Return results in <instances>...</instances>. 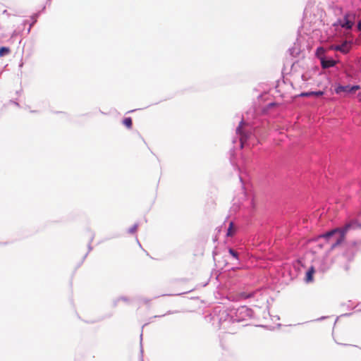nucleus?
I'll return each instance as SVG.
<instances>
[{"label": "nucleus", "instance_id": "13", "mask_svg": "<svg viewBox=\"0 0 361 361\" xmlns=\"http://www.w3.org/2000/svg\"><path fill=\"white\" fill-rule=\"evenodd\" d=\"M10 52V49L8 47H2L0 48V57L4 56L8 54Z\"/></svg>", "mask_w": 361, "mask_h": 361}, {"label": "nucleus", "instance_id": "8", "mask_svg": "<svg viewBox=\"0 0 361 361\" xmlns=\"http://www.w3.org/2000/svg\"><path fill=\"white\" fill-rule=\"evenodd\" d=\"M324 92L322 91L317 92H302L300 94V97H310V96H316L320 97L323 95Z\"/></svg>", "mask_w": 361, "mask_h": 361}, {"label": "nucleus", "instance_id": "15", "mask_svg": "<svg viewBox=\"0 0 361 361\" xmlns=\"http://www.w3.org/2000/svg\"><path fill=\"white\" fill-rule=\"evenodd\" d=\"M360 89V87L359 85H354L350 87V92H355V91Z\"/></svg>", "mask_w": 361, "mask_h": 361}, {"label": "nucleus", "instance_id": "12", "mask_svg": "<svg viewBox=\"0 0 361 361\" xmlns=\"http://www.w3.org/2000/svg\"><path fill=\"white\" fill-rule=\"evenodd\" d=\"M123 123L125 126H126L128 128H131L133 126V121L131 118L128 117L125 118L123 121Z\"/></svg>", "mask_w": 361, "mask_h": 361}, {"label": "nucleus", "instance_id": "14", "mask_svg": "<svg viewBox=\"0 0 361 361\" xmlns=\"http://www.w3.org/2000/svg\"><path fill=\"white\" fill-rule=\"evenodd\" d=\"M228 252L235 258L238 259V254L237 252H235L234 250H233L232 248H229L228 250Z\"/></svg>", "mask_w": 361, "mask_h": 361}, {"label": "nucleus", "instance_id": "11", "mask_svg": "<svg viewBox=\"0 0 361 361\" xmlns=\"http://www.w3.org/2000/svg\"><path fill=\"white\" fill-rule=\"evenodd\" d=\"M324 53H325V49L323 47H320L317 49L316 56L321 60L322 58H324Z\"/></svg>", "mask_w": 361, "mask_h": 361}, {"label": "nucleus", "instance_id": "4", "mask_svg": "<svg viewBox=\"0 0 361 361\" xmlns=\"http://www.w3.org/2000/svg\"><path fill=\"white\" fill-rule=\"evenodd\" d=\"M321 64L323 68H329L336 65V61L333 59L326 60L325 58L321 59Z\"/></svg>", "mask_w": 361, "mask_h": 361}, {"label": "nucleus", "instance_id": "7", "mask_svg": "<svg viewBox=\"0 0 361 361\" xmlns=\"http://www.w3.org/2000/svg\"><path fill=\"white\" fill-rule=\"evenodd\" d=\"M242 124L243 122L240 123L239 126L236 129V133L240 135V141L241 142V147H243L244 142L247 140V137L245 135L242 133Z\"/></svg>", "mask_w": 361, "mask_h": 361}, {"label": "nucleus", "instance_id": "6", "mask_svg": "<svg viewBox=\"0 0 361 361\" xmlns=\"http://www.w3.org/2000/svg\"><path fill=\"white\" fill-rule=\"evenodd\" d=\"M314 273H315V269L313 266H311L306 272L305 281L307 283L312 282L313 281V276H314Z\"/></svg>", "mask_w": 361, "mask_h": 361}, {"label": "nucleus", "instance_id": "3", "mask_svg": "<svg viewBox=\"0 0 361 361\" xmlns=\"http://www.w3.org/2000/svg\"><path fill=\"white\" fill-rule=\"evenodd\" d=\"M334 340L336 343H338L339 345H344L349 350H360V348H358L357 345H348V344L343 343V339L341 338V335L339 332L334 333Z\"/></svg>", "mask_w": 361, "mask_h": 361}, {"label": "nucleus", "instance_id": "5", "mask_svg": "<svg viewBox=\"0 0 361 361\" xmlns=\"http://www.w3.org/2000/svg\"><path fill=\"white\" fill-rule=\"evenodd\" d=\"M350 45L347 42H345L341 45L336 46L334 47V49L336 51H339L342 53L346 54L350 51Z\"/></svg>", "mask_w": 361, "mask_h": 361}, {"label": "nucleus", "instance_id": "17", "mask_svg": "<svg viewBox=\"0 0 361 361\" xmlns=\"http://www.w3.org/2000/svg\"><path fill=\"white\" fill-rule=\"evenodd\" d=\"M135 230H136V226H135V227L133 228L132 232H134Z\"/></svg>", "mask_w": 361, "mask_h": 361}, {"label": "nucleus", "instance_id": "18", "mask_svg": "<svg viewBox=\"0 0 361 361\" xmlns=\"http://www.w3.org/2000/svg\"><path fill=\"white\" fill-rule=\"evenodd\" d=\"M358 28H359V29H361V23H359V24H358Z\"/></svg>", "mask_w": 361, "mask_h": 361}, {"label": "nucleus", "instance_id": "1", "mask_svg": "<svg viewBox=\"0 0 361 361\" xmlns=\"http://www.w3.org/2000/svg\"><path fill=\"white\" fill-rule=\"evenodd\" d=\"M357 226H358V224L356 221H351L350 222L346 224L343 228H335L334 230H331L329 232H326V233L320 235V238H324L326 239H329L331 237L334 235L336 233H339V236L336 239L335 242L331 245V249H334L336 246L341 244L345 238L346 233L350 229V228H355Z\"/></svg>", "mask_w": 361, "mask_h": 361}, {"label": "nucleus", "instance_id": "9", "mask_svg": "<svg viewBox=\"0 0 361 361\" xmlns=\"http://www.w3.org/2000/svg\"><path fill=\"white\" fill-rule=\"evenodd\" d=\"M335 92L337 94H339L343 92H350V86L349 85H346V86L340 85L335 89Z\"/></svg>", "mask_w": 361, "mask_h": 361}, {"label": "nucleus", "instance_id": "16", "mask_svg": "<svg viewBox=\"0 0 361 361\" xmlns=\"http://www.w3.org/2000/svg\"><path fill=\"white\" fill-rule=\"evenodd\" d=\"M357 99L361 102V92L357 95Z\"/></svg>", "mask_w": 361, "mask_h": 361}, {"label": "nucleus", "instance_id": "10", "mask_svg": "<svg viewBox=\"0 0 361 361\" xmlns=\"http://www.w3.org/2000/svg\"><path fill=\"white\" fill-rule=\"evenodd\" d=\"M235 231L234 229V224H233V222L231 221L229 224V226H228V228L227 231L226 235L231 237L235 234Z\"/></svg>", "mask_w": 361, "mask_h": 361}, {"label": "nucleus", "instance_id": "2", "mask_svg": "<svg viewBox=\"0 0 361 361\" xmlns=\"http://www.w3.org/2000/svg\"><path fill=\"white\" fill-rule=\"evenodd\" d=\"M354 19L355 16L350 13H346L344 16L343 20H339L338 21V25H341L342 27L350 30L354 25Z\"/></svg>", "mask_w": 361, "mask_h": 361}]
</instances>
